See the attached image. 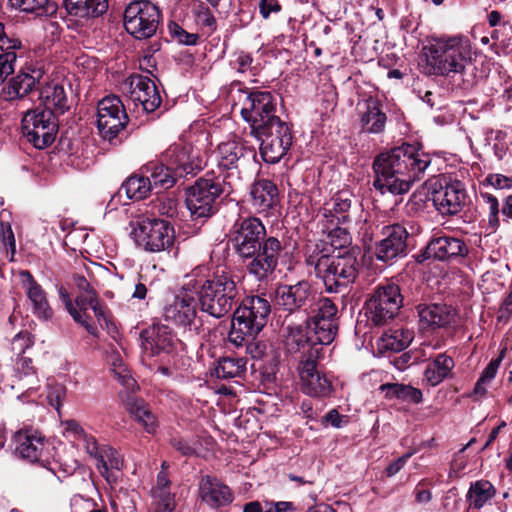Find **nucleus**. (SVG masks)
Here are the masks:
<instances>
[{
  "mask_svg": "<svg viewBox=\"0 0 512 512\" xmlns=\"http://www.w3.org/2000/svg\"><path fill=\"white\" fill-rule=\"evenodd\" d=\"M12 7L23 12L33 13L38 17L53 14L56 5L50 0H9Z\"/></svg>",
  "mask_w": 512,
  "mask_h": 512,
  "instance_id": "09e8293b",
  "label": "nucleus"
},
{
  "mask_svg": "<svg viewBox=\"0 0 512 512\" xmlns=\"http://www.w3.org/2000/svg\"><path fill=\"white\" fill-rule=\"evenodd\" d=\"M270 312L271 305L266 298L245 297L234 311L229 341L239 347L254 339L267 324Z\"/></svg>",
  "mask_w": 512,
  "mask_h": 512,
  "instance_id": "7ed1b4c3",
  "label": "nucleus"
},
{
  "mask_svg": "<svg viewBox=\"0 0 512 512\" xmlns=\"http://www.w3.org/2000/svg\"><path fill=\"white\" fill-rule=\"evenodd\" d=\"M22 132L37 149L48 147L55 139L57 123L51 111L28 110L22 118Z\"/></svg>",
  "mask_w": 512,
  "mask_h": 512,
  "instance_id": "9b49d317",
  "label": "nucleus"
},
{
  "mask_svg": "<svg viewBox=\"0 0 512 512\" xmlns=\"http://www.w3.org/2000/svg\"><path fill=\"white\" fill-rule=\"evenodd\" d=\"M383 238L377 243L375 255L383 262L392 261L406 255L408 232L399 225L386 226L382 230Z\"/></svg>",
  "mask_w": 512,
  "mask_h": 512,
  "instance_id": "412c9836",
  "label": "nucleus"
},
{
  "mask_svg": "<svg viewBox=\"0 0 512 512\" xmlns=\"http://www.w3.org/2000/svg\"><path fill=\"white\" fill-rule=\"evenodd\" d=\"M305 265L313 269L329 293H339L354 283L359 263L354 252L333 255L327 243L308 242L304 249Z\"/></svg>",
  "mask_w": 512,
  "mask_h": 512,
  "instance_id": "f03ea898",
  "label": "nucleus"
},
{
  "mask_svg": "<svg viewBox=\"0 0 512 512\" xmlns=\"http://www.w3.org/2000/svg\"><path fill=\"white\" fill-rule=\"evenodd\" d=\"M417 312L419 327L424 331L447 328L456 323L455 308L445 303L419 304Z\"/></svg>",
  "mask_w": 512,
  "mask_h": 512,
  "instance_id": "4be33fe9",
  "label": "nucleus"
},
{
  "mask_svg": "<svg viewBox=\"0 0 512 512\" xmlns=\"http://www.w3.org/2000/svg\"><path fill=\"white\" fill-rule=\"evenodd\" d=\"M21 48L17 38L9 37L0 23V85L15 70L16 50Z\"/></svg>",
  "mask_w": 512,
  "mask_h": 512,
  "instance_id": "72a5a7b5",
  "label": "nucleus"
},
{
  "mask_svg": "<svg viewBox=\"0 0 512 512\" xmlns=\"http://www.w3.org/2000/svg\"><path fill=\"white\" fill-rule=\"evenodd\" d=\"M162 161L167 163L179 177L194 174L203 165V159L200 157L199 150L187 143L171 145L163 153Z\"/></svg>",
  "mask_w": 512,
  "mask_h": 512,
  "instance_id": "a211bd4d",
  "label": "nucleus"
},
{
  "mask_svg": "<svg viewBox=\"0 0 512 512\" xmlns=\"http://www.w3.org/2000/svg\"><path fill=\"white\" fill-rule=\"evenodd\" d=\"M141 171L150 178V183L155 188L168 189L174 185L175 178L179 177L167 163L149 162Z\"/></svg>",
  "mask_w": 512,
  "mask_h": 512,
  "instance_id": "e433bc0d",
  "label": "nucleus"
},
{
  "mask_svg": "<svg viewBox=\"0 0 512 512\" xmlns=\"http://www.w3.org/2000/svg\"><path fill=\"white\" fill-rule=\"evenodd\" d=\"M257 139L261 141L260 154L262 159L271 164L279 162L292 145V141L288 138L276 140L263 136V138Z\"/></svg>",
  "mask_w": 512,
  "mask_h": 512,
  "instance_id": "79ce46f5",
  "label": "nucleus"
},
{
  "mask_svg": "<svg viewBox=\"0 0 512 512\" xmlns=\"http://www.w3.org/2000/svg\"><path fill=\"white\" fill-rule=\"evenodd\" d=\"M386 114L381 110L377 101L370 100L367 109L361 117V127L364 132L379 134L385 129Z\"/></svg>",
  "mask_w": 512,
  "mask_h": 512,
  "instance_id": "a19ab883",
  "label": "nucleus"
},
{
  "mask_svg": "<svg viewBox=\"0 0 512 512\" xmlns=\"http://www.w3.org/2000/svg\"><path fill=\"white\" fill-rule=\"evenodd\" d=\"M318 352L312 349L308 358L299 360L298 372L304 393L310 396H328L332 392V383L328 377L317 370Z\"/></svg>",
  "mask_w": 512,
  "mask_h": 512,
  "instance_id": "f3484780",
  "label": "nucleus"
},
{
  "mask_svg": "<svg viewBox=\"0 0 512 512\" xmlns=\"http://www.w3.org/2000/svg\"><path fill=\"white\" fill-rule=\"evenodd\" d=\"M23 287L32 306L33 314L42 320H49L53 316V310L49 305L46 292L38 284L29 271L20 273Z\"/></svg>",
  "mask_w": 512,
  "mask_h": 512,
  "instance_id": "cd10ccee",
  "label": "nucleus"
},
{
  "mask_svg": "<svg viewBox=\"0 0 512 512\" xmlns=\"http://www.w3.org/2000/svg\"><path fill=\"white\" fill-rule=\"evenodd\" d=\"M171 481L167 473L160 471L156 484L151 490L154 512H173L176 507L175 495L170 491Z\"/></svg>",
  "mask_w": 512,
  "mask_h": 512,
  "instance_id": "c9c22d12",
  "label": "nucleus"
},
{
  "mask_svg": "<svg viewBox=\"0 0 512 512\" xmlns=\"http://www.w3.org/2000/svg\"><path fill=\"white\" fill-rule=\"evenodd\" d=\"M454 367V361L446 354H439L426 368L425 377L430 385L441 383Z\"/></svg>",
  "mask_w": 512,
  "mask_h": 512,
  "instance_id": "37998d69",
  "label": "nucleus"
},
{
  "mask_svg": "<svg viewBox=\"0 0 512 512\" xmlns=\"http://www.w3.org/2000/svg\"><path fill=\"white\" fill-rule=\"evenodd\" d=\"M73 283L79 290V295L75 298V304L81 311L86 312V299L92 296V294H96V292L83 275H73Z\"/></svg>",
  "mask_w": 512,
  "mask_h": 512,
  "instance_id": "13d9d810",
  "label": "nucleus"
},
{
  "mask_svg": "<svg viewBox=\"0 0 512 512\" xmlns=\"http://www.w3.org/2000/svg\"><path fill=\"white\" fill-rule=\"evenodd\" d=\"M337 311L331 299L322 298L318 301L317 313L307 324L318 346L329 345L334 341L338 332Z\"/></svg>",
  "mask_w": 512,
  "mask_h": 512,
  "instance_id": "2eb2a0df",
  "label": "nucleus"
},
{
  "mask_svg": "<svg viewBox=\"0 0 512 512\" xmlns=\"http://www.w3.org/2000/svg\"><path fill=\"white\" fill-rule=\"evenodd\" d=\"M505 354H506V348H503L500 351L499 356L495 359H492L489 362V364L483 370L479 379L477 380L474 390L470 394V396H476L478 398H481L486 394V392H487L486 385L488 383H490L495 378L497 371L499 369V366L505 357Z\"/></svg>",
  "mask_w": 512,
  "mask_h": 512,
  "instance_id": "de8ad7c7",
  "label": "nucleus"
},
{
  "mask_svg": "<svg viewBox=\"0 0 512 512\" xmlns=\"http://www.w3.org/2000/svg\"><path fill=\"white\" fill-rule=\"evenodd\" d=\"M165 320L178 326H191L197 316V302L186 290L181 291L169 301L163 310Z\"/></svg>",
  "mask_w": 512,
  "mask_h": 512,
  "instance_id": "5701e85b",
  "label": "nucleus"
},
{
  "mask_svg": "<svg viewBox=\"0 0 512 512\" xmlns=\"http://www.w3.org/2000/svg\"><path fill=\"white\" fill-rule=\"evenodd\" d=\"M281 250L282 245L277 238H266L263 242V247L252 257L246 258L251 259L246 266L248 273L260 282L272 279L278 265Z\"/></svg>",
  "mask_w": 512,
  "mask_h": 512,
  "instance_id": "dca6fc26",
  "label": "nucleus"
},
{
  "mask_svg": "<svg viewBox=\"0 0 512 512\" xmlns=\"http://www.w3.org/2000/svg\"><path fill=\"white\" fill-rule=\"evenodd\" d=\"M129 121L124 104L118 96H106L97 105V128L104 140L113 141Z\"/></svg>",
  "mask_w": 512,
  "mask_h": 512,
  "instance_id": "f8f14e48",
  "label": "nucleus"
},
{
  "mask_svg": "<svg viewBox=\"0 0 512 512\" xmlns=\"http://www.w3.org/2000/svg\"><path fill=\"white\" fill-rule=\"evenodd\" d=\"M276 106V97L268 91H254L246 95L240 113L250 125V134L262 133L265 125L272 122V119L279 118L276 115Z\"/></svg>",
  "mask_w": 512,
  "mask_h": 512,
  "instance_id": "9d476101",
  "label": "nucleus"
},
{
  "mask_svg": "<svg viewBox=\"0 0 512 512\" xmlns=\"http://www.w3.org/2000/svg\"><path fill=\"white\" fill-rule=\"evenodd\" d=\"M15 372L18 380H25L24 387L32 389L33 385L37 382L35 371L32 366V360L26 357H19L15 362Z\"/></svg>",
  "mask_w": 512,
  "mask_h": 512,
  "instance_id": "4d7b16f0",
  "label": "nucleus"
},
{
  "mask_svg": "<svg viewBox=\"0 0 512 512\" xmlns=\"http://www.w3.org/2000/svg\"><path fill=\"white\" fill-rule=\"evenodd\" d=\"M130 98L133 102L139 103L146 112L155 111L161 104V96L156 84L142 75L131 77Z\"/></svg>",
  "mask_w": 512,
  "mask_h": 512,
  "instance_id": "a878e982",
  "label": "nucleus"
},
{
  "mask_svg": "<svg viewBox=\"0 0 512 512\" xmlns=\"http://www.w3.org/2000/svg\"><path fill=\"white\" fill-rule=\"evenodd\" d=\"M247 154L248 150L243 141L237 137H233L221 142L213 152V157L220 169L232 170L238 168L239 162H241Z\"/></svg>",
  "mask_w": 512,
  "mask_h": 512,
  "instance_id": "c85d7f7f",
  "label": "nucleus"
},
{
  "mask_svg": "<svg viewBox=\"0 0 512 512\" xmlns=\"http://www.w3.org/2000/svg\"><path fill=\"white\" fill-rule=\"evenodd\" d=\"M266 229L260 219L247 217L239 219L234 224V237L236 252L241 258L252 257L266 240Z\"/></svg>",
  "mask_w": 512,
  "mask_h": 512,
  "instance_id": "4468645a",
  "label": "nucleus"
},
{
  "mask_svg": "<svg viewBox=\"0 0 512 512\" xmlns=\"http://www.w3.org/2000/svg\"><path fill=\"white\" fill-rule=\"evenodd\" d=\"M496 495L495 487L487 480H477L471 483L466 494L470 508L480 510Z\"/></svg>",
  "mask_w": 512,
  "mask_h": 512,
  "instance_id": "58836bf2",
  "label": "nucleus"
},
{
  "mask_svg": "<svg viewBox=\"0 0 512 512\" xmlns=\"http://www.w3.org/2000/svg\"><path fill=\"white\" fill-rule=\"evenodd\" d=\"M412 339L413 335L409 330H390L382 335L381 346L384 349L398 352L405 349Z\"/></svg>",
  "mask_w": 512,
  "mask_h": 512,
  "instance_id": "8fccbe9b",
  "label": "nucleus"
},
{
  "mask_svg": "<svg viewBox=\"0 0 512 512\" xmlns=\"http://www.w3.org/2000/svg\"><path fill=\"white\" fill-rule=\"evenodd\" d=\"M194 14L198 25L208 28L210 32L216 29V20L208 7L202 4L198 5L194 10Z\"/></svg>",
  "mask_w": 512,
  "mask_h": 512,
  "instance_id": "bf43d9fd",
  "label": "nucleus"
},
{
  "mask_svg": "<svg viewBox=\"0 0 512 512\" xmlns=\"http://www.w3.org/2000/svg\"><path fill=\"white\" fill-rule=\"evenodd\" d=\"M122 188L125 190L128 198L141 200L149 195L153 187L150 183V178L141 172V175L129 177L122 185Z\"/></svg>",
  "mask_w": 512,
  "mask_h": 512,
  "instance_id": "49530a36",
  "label": "nucleus"
},
{
  "mask_svg": "<svg viewBox=\"0 0 512 512\" xmlns=\"http://www.w3.org/2000/svg\"><path fill=\"white\" fill-rule=\"evenodd\" d=\"M86 300V310L91 308L99 323L102 321L106 322L105 308L100 305L97 294H92V296H89Z\"/></svg>",
  "mask_w": 512,
  "mask_h": 512,
  "instance_id": "774afa93",
  "label": "nucleus"
},
{
  "mask_svg": "<svg viewBox=\"0 0 512 512\" xmlns=\"http://www.w3.org/2000/svg\"><path fill=\"white\" fill-rule=\"evenodd\" d=\"M109 363L115 378L126 388L133 389L136 385L123 359L117 352H113L109 356Z\"/></svg>",
  "mask_w": 512,
  "mask_h": 512,
  "instance_id": "6e6d98bb",
  "label": "nucleus"
},
{
  "mask_svg": "<svg viewBox=\"0 0 512 512\" xmlns=\"http://www.w3.org/2000/svg\"><path fill=\"white\" fill-rule=\"evenodd\" d=\"M66 11L75 17H97L108 8L107 0H64Z\"/></svg>",
  "mask_w": 512,
  "mask_h": 512,
  "instance_id": "4c0bfd02",
  "label": "nucleus"
},
{
  "mask_svg": "<svg viewBox=\"0 0 512 512\" xmlns=\"http://www.w3.org/2000/svg\"><path fill=\"white\" fill-rule=\"evenodd\" d=\"M430 52L428 62L434 74L441 76L462 74L471 61V45L463 37L439 39L431 46Z\"/></svg>",
  "mask_w": 512,
  "mask_h": 512,
  "instance_id": "39448f33",
  "label": "nucleus"
},
{
  "mask_svg": "<svg viewBox=\"0 0 512 512\" xmlns=\"http://www.w3.org/2000/svg\"><path fill=\"white\" fill-rule=\"evenodd\" d=\"M44 72L39 68L20 71L2 88L0 99L8 102L22 101L38 89Z\"/></svg>",
  "mask_w": 512,
  "mask_h": 512,
  "instance_id": "aec40b11",
  "label": "nucleus"
},
{
  "mask_svg": "<svg viewBox=\"0 0 512 512\" xmlns=\"http://www.w3.org/2000/svg\"><path fill=\"white\" fill-rule=\"evenodd\" d=\"M230 182L213 178H200L186 190V206L194 219L208 218L217 211V199L222 193H229Z\"/></svg>",
  "mask_w": 512,
  "mask_h": 512,
  "instance_id": "423d86ee",
  "label": "nucleus"
},
{
  "mask_svg": "<svg viewBox=\"0 0 512 512\" xmlns=\"http://www.w3.org/2000/svg\"><path fill=\"white\" fill-rule=\"evenodd\" d=\"M201 499L212 508H220L232 503L234 496L231 489L216 478L205 476L201 479Z\"/></svg>",
  "mask_w": 512,
  "mask_h": 512,
  "instance_id": "7c9ffc66",
  "label": "nucleus"
},
{
  "mask_svg": "<svg viewBox=\"0 0 512 512\" xmlns=\"http://www.w3.org/2000/svg\"><path fill=\"white\" fill-rule=\"evenodd\" d=\"M351 199L347 192H339L334 195L320 209L318 216L321 223L345 224L350 221Z\"/></svg>",
  "mask_w": 512,
  "mask_h": 512,
  "instance_id": "2f4dec72",
  "label": "nucleus"
},
{
  "mask_svg": "<svg viewBox=\"0 0 512 512\" xmlns=\"http://www.w3.org/2000/svg\"><path fill=\"white\" fill-rule=\"evenodd\" d=\"M313 292L308 281H299L293 285H283L277 289L276 300L284 310L293 312L310 305Z\"/></svg>",
  "mask_w": 512,
  "mask_h": 512,
  "instance_id": "b1692460",
  "label": "nucleus"
},
{
  "mask_svg": "<svg viewBox=\"0 0 512 512\" xmlns=\"http://www.w3.org/2000/svg\"><path fill=\"white\" fill-rule=\"evenodd\" d=\"M251 204L255 211L268 216L273 214L279 202L278 188L270 180L256 181L250 191Z\"/></svg>",
  "mask_w": 512,
  "mask_h": 512,
  "instance_id": "bb28decb",
  "label": "nucleus"
},
{
  "mask_svg": "<svg viewBox=\"0 0 512 512\" xmlns=\"http://www.w3.org/2000/svg\"><path fill=\"white\" fill-rule=\"evenodd\" d=\"M63 426V434L66 437H74L75 439L80 440L83 436H85L86 432L82 428V426L74 419L66 420L62 422Z\"/></svg>",
  "mask_w": 512,
  "mask_h": 512,
  "instance_id": "0e129e2a",
  "label": "nucleus"
},
{
  "mask_svg": "<svg viewBox=\"0 0 512 512\" xmlns=\"http://www.w3.org/2000/svg\"><path fill=\"white\" fill-rule=\"evenodd\" d=\"M32 344L33 341L28 332H19L12 340V350L21 356Z\"/></svg>",
  "mask_w": 512,
  "mask_h": 512,
  "instance_id": "680f3d73",
  "label": "nucleus"
},
{
  "mask_svg": "<svg viewBox=\"0 0 512 512\" xmlns=\"http://www.w3.org/2000/svg\"><path fill=\"white\" fill-rule=\"evenodd\" d=\"M485 182L495 189H511L512 177H507L502 174H489Z\"/></svg>",
  "mask_w": 512,
  "mask_h": 512,
  "instance_id": "338daca9",
  "label": "nucleus"
},
{
  "mask_svg": "<svg viewBox=\"0 0 512 512\" xmlns=\"http://www.w3.org/2000/svg\"><path fill=\"white\" fill-rule=\"evenodd\" d=\"M403 304L400 288L394 283L378 286L367 299L365 306L369 319L380 326L393 320Z\"/></svg>",
  "mask_w": 512,
  "mask_h": 512,
  "instance_id": "6e6552de",
  "label": "nucleus"
},
{
  "mask_svg": "<svg viewBox=\"0 0 512 512\" xmlns=\"http://www.w3.org/2000/svg\"><path fill=\"white\" fill-rule=\"evenodd\" d=\"M126 407L129 413L143 425L148 433H154L157 427L155 415L151 412L144 400L129 396L126 401Z\"/></svg>",
  "mask_w": 512,
  "mask_h": 512,
  "instance_id": "ea45409f",
  "label": "nucleus"
},
{
  "mask_svg": "<svg viewBox=\"0 0 512 512\" xmlns=\"http://www.w3.org/2000/svg\"><path fill=\"white\" fill-rule=\"evenodd\" d=\"M379 389L390 399L397 398L412 403H419L422 400V392L409 385L386 383L382 384Z\"/></svg>",
  "mask_w": 512,
  "mask_h": 512,
  "instance_id": "c03bdc74",
  "label": "nucleus"
},
{
  "mask_svg": "<svg viewBox=\"0 0 512 512\" xmlns=\"http://www.w3.org/2000/svg\"><path fill=\"white\" fill-rule=\"evenodd\" d=\"M247 361L241 357H223L215 367L217 378L230 379L240 377L246 370Z\"/></svg>",
  "mask_w": 512,
  "mask_h": 512,
  "instance_id": "a18cd8bd",
  "label": "nucleus"
},
{
  "mask_svg": "<svg viewBox=\"0 0 512 512\" xmlns=\"http://www.w3.org/2000/svg\"><path fill=\"white\" fill-rule=\"evenodd\" d=\"M59 297L73 319L82 324L90 334L95 335L97 333L96 326L90 323L85 311H81L76 305L74 306L65 288L61 287L59 289Z\"/></svg>",
  "mask_w": 512,
  "mask_h": 512,
  "instance_id": "603ef678",
  "label": "nucleus"
},
{
  "mask_svg": "<svg viewBox=\"0 0 512 512\" xmlns=\"http://www.w3.org/2000/svg\"><path fill=\"white\" fill-rule=\"evenodd\" d=\"M170 30L179 43L185 45H194L198 40L197 34L188 33L177 24H174L173 27H170Z\"/></svg>",
  "mask_w": 512,
  "mask_h": 512,
  "instance_id": "69168bd1",
  "label": "nucleus"
},
{
  "mask_svg": "<svg viewBox=\"0 0 512 512\" xmlns=\"http://www.w3.org/2000/svg\"><path fill=\"white\" fill-rule=\"evenodd\" d=\"M427 257L438 260L463 257L468 253V248L463 240L455 237L441 236L432 239L426 247Z\"/></svg>",
  "mask_w": 512,
  "mask_h": 512,
  "instance_id": "473e14b6",
  "label": "nucleus"
},
{
  "mask_svg": "<svg viewBox=\"0 0 512 512\" xmlns=\"http://www.w3.org/2000/svg\"><path fill=\"white\" fill-rule=\"evenodd\" d=\"M40 99L45 105V111L54 114H64L69 109L68 93L63 83L50 82L40 90Z\"/></svg>",
  "mask_w": 512,
  "mask_h": 512,
  "instance_id": "f704fd0d",
  "label": "nucleus"
},
{
  "mask_svg": "<svg viewBox=\"0 0 512 512\" xmlns=\"http://www.w3.org/2000/svg\"><path fill=\"white\" fill-rule=\"evenodd\" d=\"M253 62L251 54L245 51H237L232 55L230 65L240 73L246 72Z\"/></svg>",
  "mask_w": 512,
  "mask_h": 512,
  "instance_id": "052dcab7",
  "label": "nucleus"
},
{
  "mask_svg": "<svg viewBox=\"0 0 512 512\" xmlns=\"http://www.w3.org/2000/svg\"><path fill=\"white\" fill-rule=\"evenodd\" d=\"M240 295L241 289L235 276L225 271L217 272L201 285V310L214 318H222L232 311Z\"/></svg>",
  "mask_w": 512,
  "mask_h": 512,
  "instance_id": "20e7f679",
  "label": "nucleus"
},
{
  "mask_svg": "<svg viewBox=\"0 0 512 512\" xmlns=\"http://www.w3.org/2000/svg\"><path fill=\"white\" fill-rule=\"evenodd\" d=\"M466 192L464 186L459 181L447 183L441 186L439 190L433 192V204L435 208L443 215H454L461 211Z\"/></svg>",
  "mask_w": 512,
  "mask_h": 512,
  "instance_id": "393cba45",
  "label": "nucleus"
},
{
  "mask_svg": "<svg viewBox=\"0 0 512 512\" xmlns=\"http://www.w3.org/2000/svg\"><path fill=\"white\" fill-rule=\"evenodd\" d=\"M322 224V232L327 234V240L331 247L342 249L351 244V236L346 228L337 224Z\"/></svg>",
  "mask_w": 512,
  "mask_h": 512,
  "instance_id": "3c124183",
  "label": "nucleus"
},
{
  "mask_svg": "<svg viewBox=\"0 0 512 512\" xmlns=\"http://www.w3.org/2000/svg\"><path fill=\"white\" fill-rule=\"evenodd\" d=\"M16 452L30 462L45 464L51 452L50 443L33 428H26L15 434Z\"/></svg>",
  "mask_w": 512,
  "mask_h": 512,
  "instance_id": "6ab92c4d",
  "label": "nucleus"
},
{
  "mask_svg": "<svg viewBox=\"0 0 512 512\" xmlns=\"http://www.w3.org/2000/svg\"><path fill=\"white\" fill-rule=\"evenodd\" d=\"M307 327L300 325L287 326L285 334V347L288 353H300V360L308 358L312 349L321 356L322 347L318 346L313 337L308 336Z\"/></svg>",
  "mask_w": 512,
  "mask_h": 512,
  "instance_id": "c756f323",
  "label": "nucleus"
},
{
  "mask_svg": "<svg viewBox=\"0 0 512 512\" xmlns=\"http://www.w3.org/2000/svg\"><path fill=\"white\" fill-rule=\"evenodd\" d=\"M97 468L102 475L106 474L109 469L120 470L123 466V459L120 454L112 447L103 446L97 457Z\"/></svg>",
  "mask_w": 512,
  "mask_h": 512,
  "instance_id": "864d4df0",
  "label": "nucleus"
},
{
  "mask_svg": "<svg viewBox=\"0 0 512 512\" xmlns=\"http://www.w3.org/2000/svg\"><path fill=\"white\" fill-rule=\"evenodd\" d=\"M482 197L485 199V202L487 203L488 205V208H489V216H488V220H489V224L493 227H497L498 224H499V218H498V214H499V203H498V199L491 195V194H482Z\"/></svg>",
  "mask_w": 512,
  "mask_h": 512,
  "instance_id": "e2e57ef3",
  "label": "nucleus"
},
{
  "mask_svg": "<svg viewBox=\"0 0 512 512\" xmlns=\"http://www.w3.org/2000/svg\"><path fill=\"white\" fill-rule=\"evenodd\" d=\"M264 128L265 129L262 133L254 132L251 135L255 138H263V136H265V138H272L276 140L288 138V140L293 141L289 125L280 118L272 119V122L265 125Z\"/></svg>",
  "mask_w": 512,
  "mask_h": 512,
  "instance_id": "5fc2aeb1",
  "label": "nucleus"
},
{
  "mask_svg": "<svg viewBox=\"0 0 512 512\" xmlns=\"http://www.w3.org/2000/svg\"><path fill=\"white\" fill-rule=\"evenodd\" d=\"M161 12L148 0H135L124 11V27L137 40L153 37L159 27Z\"/></svg>",
  "mask_w": 512,
  "mask_h": 512,
  "instance_id": "0eeeda50",
  "label": "nucleus"
},
{
  "mask_svg": "<svg viewBox=\"0 0 512 512\" xmlns=\"http://www.w3.org/2000/svg\"><path fill=\"white\" fill-rule=\"evenodd\" d=\"M136 244L147 252L158 253L172 248L174 228L162 219H144L133 229Z\"/></svg>",
  "mask_w": 512,
  "mask_h": 512,
  "instance_id": "1a4fd4ad",
  "label": "nucleus"
},
{
  "mask_svg": "<svg viewBox=\"0 0 512 512\" xmlns=\"http://www.w3.org/2000/svg\"><path fill=\"white\" fill-rule=\"evenodd\" d=\"M143 359L174 355L182 349V342L173 330L164 324H154L140 334Z\"/></svg>",
  "mask_w": 512,
  "mask_h": 512,
  "instance_id": "ddd939ff",
  "label": "nucleus"
},
{
  "mask_svg": "<svg viewBox=\"0 0 512 512\" xmlns=\"http://www.w3.org/2000/svg\"><path fill=\"white\" fill-rule=\"evenodd\" d=\"M431 163L429 154L410 144H402L380 153L373 162V185L381 193H407L419 181Z\"/></svg>",
  "mask_w": 512,
  "mask_h": 512,
  "instance_id": "f257e3e1",
  "label": "nucleus"
}]
</instances>
